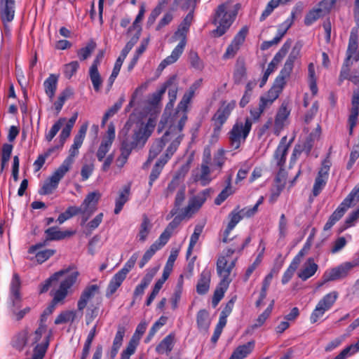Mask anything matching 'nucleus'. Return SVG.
<instances>
[{"mask_svg": "<svg viewBox=\"0 0 359 359\" xmlns=\"http://www.w3.org/2000/svg\"><path fill=\"white\" fill-rule=\"evenodd\" d=\"M338 298V292H331L325 294L317 304L310 316V322L316 323L324 313L330 310Z\"/></svg>", "mask_w": 359, "mask_h": 359, "instance_id": "nucleus-9", "label": "nucleus"}, {"mask_svg": "<svg viewBox=\"0 0 359 359\" xmlns=\"http://www.w3.org/2000/svg\"><path fill=\"white\" fill-rule=\"evenodd\" d=\"M15 15V0H0V19L6 25Z\"/></svg>", "mask_w": 359, "mask_h": 359, "instance_id": "nucleus-19", "label": "nucleus"}, {"mask_svg": "<svg viewBox=\"0 0 359 359\" xmlns=\"http://www.w3.org/2000/svg\"><path fill=\"white\" fill-rule=\"evenodd\" d=\"M21 280L18 273H14L10 285L11 311L21 307L22 297L20 294Z\"/></svg>", "mask_w": 359, "mask_h": 359, "instance_id": "nucleus-14", "label": "nucleus"}, {"mask_svg": "<svg viewBox=\"0 0 359 359\" xmlns=\"http://www.w3.org/2000/svg\"><path fill=\"white\" fill-rule=\"evenodd\" d=\"M197 327L200 332H207L210 325L209 313L206 309H201L196 314Z\"/></svg>", "mask_w": 359, "mask_h": 359, "instance_id": "nucleus-34", "label": "nucleus"}, {"mask_svg": "<svg viewBox=\"0 0 359 359\" xmlns=\"http://www.w3.org/2000/svg\"><path fill=\"white\" fill-rule=\"evenodd\" d=\"M139 257L138 252L133 253L129 259L125 263L123 267L119 270L118 271L121 273L125 276H127V274L130 272V271L134 267L137 259Z\"/></svg>", "mask_w": 359, "mask_h": 359, "instance_id": "nucleus-54", "label": "nucleus"}, {"mask_svg": "<svg viewBox=\"0 0 359 359\" xmlns=\"http://www.w3.org/2000/svg\"><path fill=\"white\" fill-rule=\"evenodd\" d=\"M351 59L346 57L344 60L343 65L341 68L339 80L340 82H343L344 80L351 79V66L352 65Z\"/></svg>", "mask_w": 359, "mask_h": 359, "instance_id": "nucleus-49", "label": "nucleus"}, {"mask_svg": "<svg viewBox=\"0 0 359 359\" xmlns=\"http://www.w3.org/2000/svg\"><path fill=\"white\" fill-rule=\"evenodd\" d=\"M248 32V28L246 26L243 27L235 35L231 42L241 47L245 40Z\"/></svg>", "mask_w": 359, "mask_h": 359, "instance_id": "nucleus-61", "label": "nucleus"}, {"mask_svg": "<svg viewBox=\"0 0 359 359\" xmlns=\"http://www.w3.org/2000/svg\"><path fill=\"white\" fill-rule=\"evenodd\" d=\"M126 276L118 271L110 280L106 291V296L110 297L114 294L118 288L121 285Z\"/></svg>", "mask_w": 359, "mask_h": 359, "instance_id": "nucleus-36", "label": "nucleus"}, {"mask_svg": "<svg viewBox=\"0 0 359 359\" xmlns=\"http://www.w3.org/2000/svg\"><path fill=\"white\" fill-rule=\"evenodd\" d=\"M324 16L325 15L323 14L322 11L319 9L318 7H315L306 13L304 18V24L306 26H310L319 18H323Z\"/></svg>", "mask_w": 359, "mask_h": 359, "instance_id": "nucleus-46", "label": "nucleus"}, {"mask_svg": "<svg viewBox=\"0 0 359 359\" xmlns=\"http://www.w3.org/2000/svg\"><path fill=\"white\" fill-rule=\"evenodd\" d=\"M99 290L100 287L97 285H90L86 287L77 302L78 310L82 311L86 307L88 301L93 298L99 292Z\"/></svg>", "mask_w": 359, "mask_h": 359, "instance_id": "nucleus-22", "label": "nucleus"}, {"mask_svg": "<svg viewBox=\"0 0 359 359\" xmlns=\"http://www.w3.org/2000/svg\"><path fill=\"white\" fill-rule=\"evenodd\" d=\"M356 264L353 262H346L337 267L332 269L329 273L324 274L325 281L335 280L346 277L348 271L353 269Z\"/></svg>", "mask_w": 359, "mask_h": 359, "instance_id": "nucleus-18", "label": "nucleus"}, {"mask_svg": "<svg viewBox=\"0 0 359 359\" xmlns=\"http://www.w3.org/2000/svg\"><path fill=\"white\" fill-rule=\"evenodd\" d=\"M221 280L219 284V287L216 288L214 292V294L212 299V304L213 307H216L219 302L224 297V293L229 287V284L232 281V278L230 276L227 275H218Z\"/></svg>", "mask_w": 359, "mask_h": 359, "instance_id": "nucleus-20", "label": "nucleus"}, {"mask_svg": "<svg viewBox=\"0 0 359 359\" xmlns=\"http://www.w3.org/2000/svg\"><path fill=\"white\" fill-rule=\"evenodd\" d=\"M318 269V264L315 263L313 258L310 257L305 263L304 269L299 272L298 276L302 280H306L316 273Z\"/></svg>", "mask_w": 359, "mask_h": 359, "instance_id": "nucleus-33", "label": "nucleus"}, {"mask_svg": "<svg viewBox=\"0 0 359 359\" xmlns=\"http://www.w3.org/2000/svg\"><path fill=\"white\" fill-rule=\"evenodd\" d=\"M236 105L235 100H231L229 102L222 101L221 106L217 109L216 112L212 117V122L213 124V134L214 135H219L224 124L229 118L232 111Z\"/></svg>", "mask_w": 359, "mask_h": 359, "instance_id": "nucleus-7", "label": "nucleus"}, {"mask_svg": "<svg viewBox=\"0 0 359 359\" xmlns=\"http://www.w3.org/2000/svg\"><path fill=\"white\" fill-rule=\"evenodd\" d=\"M130 184L124 185L122 189L118 191L117 198L115 200L114 214L118 215L122 210L124 205L129 200L130 194Z\"/></svg>", "mask_w": 359, "mask_h": 359, "instance_id": "nucleus-26", "label": "nucleus"}, {"mask_svg": "<svg viewBox=\"0 0 359 359\" xmlns=\"http://www.w3.org/2000/svg\"><path fill=\"white\" fill-rule=\"evenodd\" d=\"M288 1H285V0H271L267 5L266 6L264 10L259 17V20L261 22L265 20V19L269 16L273 10L276 8L280 4H287Z\"/></svg>", "mask_w": 359, "mask_h": 359, "instance_id": "nucleus-47", "label": "nucleus"}, {"mask_svg": "<svg viewBox=\"0 0 359 359\" xmlns=\"http://www.w3.org/2000/svg\"><path fill=\"white\" fill-rule=\"evenodd\" d=\"M293 141V138L291 139L289 142L287 143V136H284L281 138L279 144L275 150L273 157L276 161V165L282 169L286 162V156L290 144Z\"/></svg>", "mask_w": 359, "mask_h": 359, "instance_id": "nucleus-17", "label": "nucleus"}, {"mask_svg": "<svg viewBox=\"0 0 359 359\" xmlns=\"http://www.w3.org/2000/svg\"><path fill=\"white\" fill-rule=\"evenodd\" d=\"M74 233V231L69 230L60 231L58 227H50L46 229V242L48 241H60L73 236Z\"/></svg>", "mask_w": 359, "mask_h": 359, "instance_id": "nucleus-29", "label": "nucleus"}, {"mask_svg": "<svg viewBox=\"0 0 359 359\" xmlns=\"http://www.w3.org/2000/svg\"><path fill=\"white\" fill-rule=\"evenodd\" d=\"M210 161L211 156L210 152H204L202 163L201 165V173L198 178L202 186L208 185L212 180L210 177V168L209 165L210 163Z\"/></svg>", "mask_w": 359, "mask_h": 359, "instance_id": "nucleus-23", "label": "nucleus"}, {"mask_svg": "<svg viewBox=\"0 0 359 359\" xmlns=\"http://www.w3.org/2000/svg\"><path fill=\"white\" fill-rule=\"evenodd\" d=\"M252 122L248 117L244 122L237 120L228 133L229 145L231 149H238L248 137L252 129Z\"/></svg>", "mask_w": 359, "mask_h": 359, "instance_id": "nucleus-4", "label": "nucleus"}, {"mask_svg": "<svg viewBox=\"0 0 359 359\" xmlns=\"http://www.w3.org/2000/svg\"><path fill=\"white\" fill-rule=\"evenodd\" d=\"M79 67V64L77 61H72L65 66L64 74L66 78L70 79L76 74Z\"/></svg>", "mask_w": 359, "mask_h": 359, "instance_id": "nucleus-62", "label": "nucleus"}, {"mask_svg": "<svg viewBox=\"0 0 359 359\" xmlns=\"http://www.w3.org/2000/svg\"><path fill=\"white\" fill-rule=\"evenodd\" d=\"M156 273V269H152L150 270H148L145 276L142 279L140 284H138L136 287L135 288V290L133 292V301L132 302V305L134 304L135 299L139 297H142L144 292L145 289L149 286V285L151 283L153 278L154 277L155 274Z\"/></svg>", "mask_w": 359, "mask_h": 359, "instance_id": "nucleus-24", "label": "nucleus"}, {"mask_svg": "<svg viewBox=\"0 0 359 359\" xmlns=\"http://www.w3.org/2000/svg\"><path fill=\"white\" fill-rule=\"evenodd\" d=\"M247 76V69L245 62H238L233 72V79L236 84L241 83Z\"/></svg>", "mask_w": 359, "mask_h": 359, "instance_id": "nucleus-44", "label": "nucleus"}, {"mask_svg": "<svg viewBox=\"0 0 359 359\" xmlns=\"http://www.w3.org/2000/svg\"><path fill=\"white\" fill-rule=\"evenodd\" d=\"M89 76L95 91L97 93L100 92L102 83V79L99 71H89Z\"/></svg>", "mask_w": 359, "mask_h": 359, "instance_id": "nucleus-55", "label": "nucleus"}, {"mask_svg": "<svg viewBox=\"0 0 359 359\" xmlns=\"http://www.w3.org/2000/svg\"><path fill=\"white\" fill-rule=\"evenodd\" d=\"M330 166L331 163L328 159L323 161L313 186L312 194L314 197L318 196L327 184Z\"/></svg>", "mask_w": 359, "mask_h": 359, "instance_id": "nucleus-13", "label": "nucleus"}, {"mask_svg": "<svg viewBox=\"0 0 359 359\" xmlns=\"http://www.w3.org/2000/svg\"><path fill=\"white\" fill-rule=\"evenodd\" d=\"M359 202V183L356 184L337 209L330 216V219L337 223L346 210Z\"/></svg>", "mask_w": 359, "mask_h": 359, "instance_id": "nucleus-8", "label": "nucleus"}, {"mask_svg": "<svg viewBox=\"0 0 359 359\" xmlns=\"http://www.w3.org/2000/svg\"><path fill=\"white\" fill-rule=\"evenodd\" d=\"M72 128L65 126L60 135V140L58 143L53 147L49 148L46 151V156L57 153L64 146L66 140L69 137Z\"/></svg>", "mask_w": 359, "mask_h": 359, "instance_id": "nucleus-35", "label": "nucleus"}, {"mask_svg": "<svg viewBox=\"0 0 359 359\" xmlns=\"http://www.w3.org/2000/svg\"><path fill=\"white\" fill-rule=\"evenodd\" d=\"M298 54V51L295 52L294 50H292V51L290 53L288 57L287 58L284 64V66L283 69L280 70L279 74L286 78L290 77L294 67V62L297 58Z\"/></svg>", "mask_w": 359, "mask_h": 359, "instance_id": "nucleus-38", "label": "nucleus"}, {"mask_svg": "<svg viewBox=\"0 0 359 359\" xmlns=\"http://www.w3.org/2000/svg\"><path fill=\"white\" fill-rule=\"evenodd\" d=\"M239 6L237 4L232 9L228 1L218 6L212 20V23L217 25V28L212 32L215 36H222L226 32L236 19Z\"/></svg>", "mask_w": 359, "mask_h": 359, "instance_id": "nucleus-3", "label": "nucleus"}, {"mask_svg": "<svg viewBox=\"0 0 359 359\" xmlns=\"http://www.w3.org/2000/svg\"><path fill=\"white\" fill-rule=\"evenodd\" d=\"M59 74H51L46 79V94L53 100L57 90Z\"/></svg>", "mask_w": 359, "mask_h": 359, "instance_id": "nucleus-43", "label": "nucleus"}, {"mask_svg": "<svg viewBox=\"0 0 359 359\" xmlns=\"http://www.w3.org/2000/svg\"><path fill=\"white\" fill-rule=\"evenodd\" d=\"M337 1V0H322L318 3L317 7L322 11L323 14L327 15L330 13Z\"/></svg>", "mask_w": 359, "mask_h": 359, "instance_id": "nucleus-58", "label": "nucleus"}, {"mask_svg": "<svg viewBox=\"0 0 359 359\" xmlns=\"http://www.w3.org/2000/svg\"><path fill=\"white\" fill-rule=\"evenodd\" d=\"M236 250V249L227 248L222 255L219 256L216 264L217 275L231 276L237 262V258H231Z\"/></svg>", "mask_w": 359, "mask_h": 359, "instance_id": "nucleus-10", "label": "nucleus"}, {"mask_svg": "<svg viewBox=\"0 0 359 359\" xmlns=\"http://www.w3.org/2000/svg\"><path fill=\"white\" fill-rule=\"evenodd\" d=\"M45 317V311L41 314V320L39 327L35 330L32 337V344H36L40 341L43 334L45 333V326L43 325V318Z\"/></svg>", "mask_w": 359, "mask_h": 359, "instance_id": "nucleus-57", "label": "nucleus"}, {"mask_svg": "<svg viewBox=\"0 0 359 359\" xmlns=\"http://www.w3.org/2000/svg\"><path fill=\"white\" fill-rule=\"evenodd\" d=\"M187 119L188 116L184 114L178 121L177 125L172 123L169 124L168 129L163 136L161 138L156 139L152 144L149 149V156L146 164L150 163L157 157V156L162 151L166 143L170 142L168 147H170L172 144H176V151L177 150L184 136L182 131ZM171 120L172 118L167 116H163L158 126V133H161L165 127L166 124L171 122Z\"/></svg>", "mask_w": 359, "mask_h": 359, "instance_id": "nucleus-1", "label": "nucleus"}, {"mask_svg": "<svg viewBox=\"0 0 359 359\" xmlns=\"http://www.w3.org/2000/svg\"><path fill=\"white\" fill-rule=\"evenodd\" d=\"M176 79V75H172L169 77V79L161 85L158 90L150 95L149 103L154 106L157 105L161 102L162 96L165 93L166 90L175 82Z\"/></svg>", "mask_w": 359, "mask_h": 359, "instance_id": "nucleus-25", "label": "nucleus"}, {"mask_svg": "<svg viewBox=\"0 0 359 359\" xmlns=\"http://www.w3.org/2000/svg\"><path fill=\"white\" fill-rule=\"evenodd\" d=\"M211 279V273L208 269L203 270L200 274L196 284V292L200 295L205 294L209 289Z\"/></svg>", "mask_w": 359, "mask_h": 359, "instance_id": "nucleus-27", "label": "nucleus"}, {"mask_svg": "<svg viewBox=\"0 0 359 359\" xmlns=\"http://www.w3.org/2000/svg\"><path fill=\"white\" fill-rule=\"evenodd\" d=\"M188 31L178 27L171 38L172 42L177 40L180 41L177 46L172 50L171 54L166 57L158 67V70H163L167 66L172 65L177 61L184 52V48L187 43Z\"/></svg>", "mask_w": 359, "mask_h": 359, "instance_id": "nucleus-5", "label": "nucleus"}, {"mask_svg": "<svg viewBox=\"0 0 359 359\" xmlns=\"http://www.w3.org/2000/svg\"><path fill=\"white\" fill-rule=\"evenodd\" d=\"M292 20H287V19L280 24L278 27L277 33L276 38H278V41H280L282 38L287 33V30L292 26Z\"/></svg>", "mask_w": 359, "mask_h": 359, "instance_id": "nucleus-60", "label": "nucleus"}, {"mask_svg": "<svg viewBox=\"0 0 359 359\" xmlns=\"http://www.w3.org/2000/svg\"><path fill=\"white\" fill-rule=\"evenodd\" d=\"M234 191L232 187H224L215 199V204L221 205L229 196L232 195Z\"/></svg>", "mask_w": 359, "mask_h": 359, "instance_id": "nucleus-59", "label": "nucleus"}, {"mask_svg": "<svg viewBox=\"0 0 359 359\" xmlns=\"http://www.w3.org/2000/svg\"><path fill=\"white\" fill-rule=\"evenodd\" d=\"M228 218L229 221L228 222L226 229L224 231V237L222 238V242L224 243H226L229 241V236L231 231L243 218V216L241 215V213L240 212L238 205L229 214Z\"/></svg>", "mask_w": 359, "mask_h": 359, "instance_id": "nucleus-21", "label": "nucleus"}, {"mask_svg": "<svg viewBox=\"0 0 359 359\" xmlns=\"http://www.w3.org/2000/svg\"><path fill=\"white\" fill-rule=\"evenodd\" d=\"M176 144H172L170 147H168L165 154L156 162L149 175V189L152 187L154 182L158 178L164 165L176 152Z\"/></svg>", "mask_w": 359, "mask_h": 359, "instance_id": "nucleus-11", "label": "nucleus"}, {"mask_svg": "<svg viewBox=\"0 0 359 359\" xmlns=\"http://www.w3.org/2000/svg\"><path fill=\"white\" fill-rule=\"evenodd\" d=\"M210 192V189H205L196 196L191 198L189 200L188 205L184 209L180 208V212H182L181 214L184 217H191V215L196 213L203 205L208 197H209Z\"/></svg>", "mask_w": 359, "mask_h": 359, "instance_id": "nucleus-12", "label": "nucleus"}, {"mask_svg": "<svg viewBox=\"0 0 359 359\" xmlns=\"http://www.w3.org/2000/svg\"><path fill=\"white\" fill-rule=\"evenodd\" d=\"M96 46V43L93 39L90 40L85 47L80 48L77 51V55L79 60L83 61L89 57L92 53L95 50Z\"/></svg>", "mask_w": 359, "mask_h": 359, "instance_id": "nucleus-45", "label": "nucleus"}, {"mask_svg": "<svg viewBox=\"0 0 359 359\" xmlns=\"http://www.w3.org/2000/svg\"><path fill=\"white\" fill-rule=\"evenodd\" d=\"M255 345V341L252 340L245 344L238 346L233 351L229 359H244L253 351Z\"/></svg>", "mask_w": 359, "mask_h": 359, "instance_id": "nucleus-28", "label": "nucleus"}, {"mask_svg": "<svg viewBox=\"0 0 359 359\" xmlns=\"http://www.w3.org/2000/svg\"><path fill=\"white\" fill-rule=\"evenodd\" d=\"M73 94V90L70 88H66L60 93L57 100L53 102V109L56 114L60 113L66 100L71 98Z\"/></svg>", "mask_w": 359, "mask_h": 359, "instance_id": "nucleus-37", "label": "nucleus"}, {"mask_svg": "<svg viewBox=\"0 0 359 359\" xmlns=\"http://www.w3.org/2000/svg\"><path fill=\"white\" fill-rule=\"evenodd\" d=\"M292 41L290 39L287 40L280 49L276 53L273 58L271 61V62H273L274 65H277L283 58L287 55L290 47H291Z\"/></svg>", "mask_w": 359, "mask_h": 359, "instance_id": "nucleus-48", "label": "nucleus"}, {"mask_svg": "<svg viewBox=\"0 0 359 359\" xmlns=\"http://www.w3.org/2000/svg\"><path fill=\"white\" fill-rule=\"evenodd\" d=\"M76 317V313L74 311H65L60 313L55 319V324L60 325L68 322H73Z\"/></svg>", "mask_w": 359, "mask_h": 359, "instance_id": "nucleus-50", "label": "nucleus"}, {"mask_svg": "<svg viewBox=\"0 0 359 359\" xmlns=\"http://www.w3.org/2000/svg\"><path fill=\"white\" fill-rule=\"evenodd\" d=\"M194 95L191 94L189 92H186L181 101L179 102L178 105H177V109H180L182 110L184 114L182 116V117L185 114L187 116V109H188V106L189 104V103L191 102L192 98L194 97Z\"/></svg>", "mask_w": 359, "mask_h": 359, "instance_id": "nucleus-56", "label": "nucleus"}, {"mask_svg": "<svg viewBox=\"0 0 359 359\" xmlns=\"http://www.w3.org/2000/svg\"><path fill=\"white\" fill-rule=\"evenodd\" d=\"M290 111L287 109V104L283 103L279 108L275 117V126L278 129H282L285 121L288 118Z\"/></svg>", "mask_w": 359, "mask_h": 359, "instance_id": "nucleus-40", "label": "nucleus"}, {"mask_svg": "<svg viewBox=\"0 0 359 359\" xmlns=\"http://www.w3.org/2000/svg\"><path fill=\"white\" fill-rule=\"evenodd\" d=\"M100 194L97 191H93L87 194L84 198L81 208L83 212L86 213V217H83L82 219L81 224H84L92 214L96 210L98 201L100 198Z\"/></svg>", "mask_w": 359, "mask_h": 359, "instance_id": "nucleus-15", "label": "nucleus"}, {"mask_svg": "<svg viewBox=\"0 0 359 359\" xmlns=\"http://www.w3.org/2000/svg\"><path fill=\"white\" fill-rule=\"evenodd\" d=\"M28 334L29 333L26 330L17 333L11 341L13 347L18 351H22L27 343Z\"/></svg>", "mask_w": 359, "mask_h": 359, "instance_id": "nucleus-39", "label": "nucleus"}, {"mask_svg": "<svg viewBox=\"0 0 359 359\" xmlns=\"http://www.w3.org/2000/svg\"><path fill=\"white\" fill-rule=\"evenodd\" d=\"M136 147H137V143H134L133 141H130L128 138H126L121 142L120 148L121 153L130 156L133 149Z\"/></svg>", "mask_w": 359, "mask_h": 359, "instance_id": "nucleus-63", "label": "nucleus"}, {"mask_svg": "<svg viewBox=\"0 0 359 359\" xmlns=\"http://www.w3.org/2000/svg\"><path fill=\"white\" fill-rule=\"evenodd\" d=\"M151 224L148 217L144 215L142 218V222L140 224L139 233L137 234L138 239L140 242L143 243L146 241L150 230Z\"/></svg>", "mask_w": 359, "mask_h": 359, "instance_id": "nucleus-42", "label": "nucleus"}, {"mask_svg": "<svg viewBox=\"0 0 359 359\" xmlns=\"http://www.w3.org/2000/svg\"><path fill=\"white\" fill-rule=\"evenodd\" d=\"M175 334L170 333L156 346V351L158 354L166 353L168 355L174 346Z\"/></svg>", "mask_w": 359, "mask_h": 359, "instance_id": "nucleus-32", "label": "nucleus"}, {"mask_svg": "<svg viewBox=\"0 0 359 359\" xmlns=\"http://www.w3.org/2000/svg\"><path fill=\"white\" fill-rule=\"evenodd\" d=\"M149 136V134H147L145 129L140 128L139 130L135 131L132 137V141L134 143H137V147H142L145 144Z\"/></svg>", "mask_w": 359, "mask_h": 359, "instance_id": "nucleus-51", "label": "nucleus"}, {"mask_svg": "<svg viewBox=\"0 0 359 359\" xmlns=\"http://www.w3.org/2000/svg\"><path fill=\"white\" fill-rule=\"evenodd\" d=\"M112 143L102 140L98 149L96 153L97 158L99 161L102 162L106 156V154L110 150Z\"/></svg>", "mask_w": 359, "mask_h": 359, "instance_id": "nucleus-53", "label": "nucleus"}, {"mask_svg": "<svg viewBox=\"0 0 359 359\" xmlns=\"http://www.w3.org/2000/svg\"><path fill=\"white\" fill-rule=\"evenodd\" d=\"M26 259L34 265L43 264L45 262V240L29 247Z\"/></svg>", "mask_w": 359, "mask_h": 359, "instance_id": "nucleus-16", "label": "nucleus"}, {"mask_svg": "<svg viewBox=\"0 0 359 359\" xmlns=\"http://www.w3.org/2000/svg\"><path fill=\"white\" fill-rule=\"evenodd\" d=\"M189 60L191 67L196 70L201 71L204 68V64L199 57L197 52L191 50L189 54Z\"/></svg>", "mask_w": 359, "mask_h": 359, "instance_id": "nucleus-52", "label": "nucleus"}, {"mask_svg": "<svg viewBox=\"0 0 359 359\" xmlns=\"http://www.w3.org/2000/svg\"><path fill=\"white\" fill-rule=\"evenodd\" d=\"M185 200V187H182L177 192L174 208L170 211L169 214L166 216V219L169 220L172 217H175L176 215H180V207Z\"/></svg>", "mask_w": 359, "mask_h": 359, "instance_id": "nucleus-31", "label": "nucleus"}, {"mask_svg": "<svg viewBox=\"0 0 359 359\" xmlns=\"http://www.w3.org/2000/svg\"><path fill=\"white\" fill-rule=\"evenodd\" d=\"M358 48V36L357 31H355L353 29L351 30L349 39L348 48L346 53V57H348L351 59L353 55L355 53L356 50Z\"/></svg>", "mask_w": 359, "mask_h": 359, "instance_id": "nucleus-41", "label": "nucleus"}, {"mask_svg": "<svg viewBox=\"0 0 359 359\" xmlns=\"http://www.w3.org/2000/svg\"><path fill=\"white\" fill-rule=\"evenodd\" d=\"M180 178L178 175H175L172 177L171 181L168 184L167 188L165 190V197H169L170 196L172 195L174 191L176 190V189L180 185Z\"/></svg>", "mask_w": 359, "mask_h": 359, "instance_id": "nucleus-64", "label": "nucleus"}, {"mask_svg": "<svg viewBox=\"0 0 359 359\" xmlns=\"http://www.w3.org/2000/svg\"><path fill=\"white\" fill-rule=\"evenodd\" d=\"M126 329L122 325H118L117 332L113 341L111 348L109 351L110 359H114L120 349L125 335Z\"/></svg>", "mask_w": 359, "mask_h": 359, "instance_id": "nucleus-30", "label": "nucleus"}, {"mask_svg": "<svg viewBox=\"0 0 359 359\" xmlns=\"http://www.w3.org/2000/svg\"><path fill=\"white\" fill-rule=\"evenodd\" d=\"M79 275L78 271H74L60 283L59 288L54 292L53 299L46 309L49 313H53L57 304L64 303V300L69 293V290L75 284Z\"/></svg>", "mask_w": 359, "mask_h": 359, "instance_id": "nucleus-6", "label": "nucleus"}, {"mask_svg": "<svg viewBox=\"0 0 359 359\" xmlns=\"http://www.w3.org/2000/svg\"><path fill=\"white\" fill-rule=\"evenodd\" d=\"M88 127V123L86 122L79 128L77 134L74 137V142L69 149L68 156L50 177L49 182H46V195L51 194L58 187L61 179L69 170L75 157L79 154V149L83 144Z\"/></svg>", "mask_w": 359, "mask_h": 359, "instance_id": "nucleus-2", "label": "nucleus"}]
</instances>
